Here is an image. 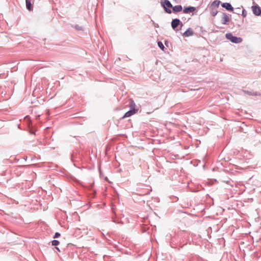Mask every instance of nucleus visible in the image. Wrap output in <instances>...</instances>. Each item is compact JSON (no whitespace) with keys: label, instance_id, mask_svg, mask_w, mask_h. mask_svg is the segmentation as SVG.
<instances>
[{"label":"nucleus","instance_id":"nucleus-1","mask_svg":"<svg viewBox=\"0 0 261 261\" xmlns=\"http://www.w3.org/2000/svg\"><path fill=\"white\" fill-rule=\"evenodd\" d=\"M161 4L164 8L166 12L169 14H171L172 13V11L168 8H172L173 6L168 0L161 1Z\"/></svg>","mask_w":261,"mask_h":261},{"label":"nucleus","instance_id":"nucleus-2","mask_svg":"<svg viewBox=\"0 0 261 261\" xmlns=\"http://www.w3.org/2000/svg\"><path fill=\"white\" fill-rule=\"evenodd\" d=\"M226 37L233 43H238L242 41L241 38L233 36L230 33L226 34Z\"/></svg>","mask_w":261,"mask_h":261},{"label":"nucleus","instance_id":"nucleus-3","mask_svg":"<svg viewBox=\"0 0 261 261\" xmlns=\"http://www.w3.org/2000/svg\"><path fill=\"white\" fill-rule=\"evenodd\" d=\"M252 9L255 15L258 16L261 14V9L259 7L257 6H252Z\"/></svg>","mask_w":261,"mask_h":261},{"label":"nucleus","instance_id":"nucleus-4","mask_svg":"<svg viewBox=\"0 0 261 261\" xmlns=\"http://www.w3.org/2000/svg\"><path fill=\"white\" fill-rule=\"evenodd\" d=\"M137 112V110L135 109L130 110V111H129L125 113L124 115L122 117V118L129 117L132 116L133 115L135 114V113H136Z\"/></svg>","mask_w":261,"mask_h":261},{"label":"nucleus","instance_id":"nucleus-5","mask_svg":"<svg viewBox=\"0 0 261 261\" xmlns=\"http://www.w3.org/2000/svg\"><path fill=\"white\" fill-rule=\"evenodd\" d=\"M230 20L229 16L226 14H223L222 17L221 21L223 24H228Z\"/></svg>","mask_w":261,"mask_h":261},{"label":"nucleus","instance_id":"nucleus-6","mask_svg":"<svg viewBox=\"0 0 261 261\" xmlns=\"http://www.w3.org/2000/svg\"><path fill=\"white\" fill-rule=\"evenodd\" d=\"M220 1H214L211 5L210 8L211 10H214L219 7V6L220 4Z\"/></svg>","mask_w":261,"mask_h":261},{"label":"nucleus","instance_id":"nucleus-7","mask_svg":"<svg viewBox=\"0 0 261 261\" xmlns=\"http://www.w3.org/2000/svg\"><path fill=\"white\" fill-rule=\"evenodd\" d=\"M195 10L196 8L194 7H189L187 8H185L183 10V12L184 13L188 14L190 13L191 12H193L194 11H195Z\"/></svg>","mask_w":261,"mask_h":261},{"label":"nucleus","instance_id":"nucleus-8","mask_svg":"<svg viewBox=\"0 0 261 261\" xmlns=\"http://www.w3.org/2000/svg\"><path fill=\"white\" fill-rule=\"evenodd\" d=\"M222 6L223 8H225L226 10L232 11L233 10V7L231 6V5L229 3H225L222 4Z\"/></svg>","mask_w":261,"mask_h":261},{"label":"nucleus","instance_id":"nucleus-9","mask_svg":"<svg viewBox=\"0 0 261 261\" xmlns=\"http://www.w3.org/2000/svg\"><path fill=\"white\" fill-rule=\"evenodd\" d=\"M180 21L178 19H174L172 21L171 26L173 29H175L179 24Z\"/></svg>","mask_w":261,"mask_h":261},{"label":"nucleus","instance_id":"nucleus-10","mask_svg":"<svg viewBox=\"0 0 261 261\" xmlns=\"http://www.w3.org/2000/svg\"><path fill=\"white\" fill-rule=\"evenodd\" d=\"M182 9V6L181 5H177L174 7H173L172 10L174 13H177L180 12Z\"/></svg>","mask_w":261,"mask_h":261},{"label":"nucleus","instance_id":"nucleus-11","mask_svg":"<svg viewBox=\"0 0 261 261\" xmlns=\"http://www.w3.org/2000/svg\"><path fill=\"white\" fill-rule=\"evenodd\" d=\"M193 34L192 30L190 28L188 29L184 33V36L185 37H189Z\"/></svg>","mask_w":261,"mask_h":261},{"label":"nucleus","instance_id":"nucleus-12","mask_svg":"<svg viewBox=\"0 0 261 261\" xmlns=\"http://www.w3.org/2000/svg\"><path fill=\"white\" fill-rule=\"evenodd\" d=\"M25 2H26V7H27V9L29 11H32L33 10V7L32 6L31 1L30 0H25Z\"/></svg>","mask_w":261,"mask_h":261},{"label":"nucleus","instance_id":"nucleus-13","mask_svg":"<svg viewBox=\"0 0 261 261\" xmlns=\"http://www.w3.org/2000/svg\"><path fill=\"white\" fill-rule=\"evenodd\" d=\"M51 244L53 246H57L59 244V242L58 240H53L51 242Z\"/></svg>","mask_w":261,"mask_h":261},{"label":"nucleus","instance_id":"nucleus-14","mask_svg":"<svg viewBox=\"0 0 261 261\" xmlns=\"http://www.w3.org/2000/svg\"><path fill=\"white\" fill-rule=\"evenodd\" d=\"M218 13V11L216 9L212 10L211 14L213 16H215Z\"/></svg>","mask_w":261,"mask_h":261},{"label":"nucleus","instance_id":"nucleus-15","mask_svg":"<svg viewBox=\"0 0 261 261\" xmlns=\"http://www.w3.org/2000/svg\"><path fill=\"white\" fill-rule=\"evenodd\" d=\"M158 44L159 47L160 48H161L163 50H164V45L163 44V43L161 41H159V42H158Z\"/></svg>","mask_w":261,"mask_h":261},{"label":"nucleus","instance_id":"nucleus-16","mask_svg":"<svg viewBox=\"0 0 261 261\" xmlns=\"http://www.w3.org/2000/svg\"><path fill=\"white\" fill-rule=\"evenodd\" d=\"M60 236V233L59 232H56L54 238H57Z\"/></svg>","mask_w":261,"mask_h":261},{"label":"nucleus","instance_id":"nucleus-17","mask_svg":"<svg viewBox=\"0 0 261 261\" xmlns=\"http://www.w3.org/2000/svg\"><path fill=\"white\" fill-rule=\"evenodd\" d=\"M242 15L245 17L246 16V12L245 10H243L242 11Z\"/></svg>","mask_w":261,"mask_h":261},{"label":"nucleus","instance_id":"nucleus-18","mask_svg":"<svg viewBox=\"0 0 261 261\" xmlns=\"http://www.w3.org/2000/svg\"><path fill=\"white\" fill-rule=\"evenodd\" d=\"M56 249L57 250H58V251H59V249L58 247H56Z\"/></svg>","mask_w":261,"mask_h":261},{"label":"nucleus","instance_id":"nucleus-19","mask_svg":"<svg viewBox=\"0 0 261 261\" xmlns=\"http://www.w3.org/2000/svg\"><path fill=\"white\" fill-rule=\"evenodd\" d=\"M133 105H135V103H133ZM132 106H133V103H132L131 107H132Z\"/></svg>","mask_w":261,"mask_h":261}]
</instances>
